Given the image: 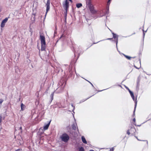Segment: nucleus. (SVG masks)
Wrapping results in <instances>:
<instances>
[{
    "instance_id": "f257e3e1",
    "label": "nucleus",
    "mask_w": 151,
    "mask_h": 151,
    "mask_svg": "<svg viewBox=\"0 0 151 151\" xmlns=\"http://www.w3.org/2000/svg\"><path fill=\"white\" fill-rule=\"evenodd\" d=\"M60 138L62 141L66 142L69 140V137L66 133H64L61 136Z\"/></svg>"
},
{
    "instance_id": "f03ea898",
    "label": "nucleus",
    "mask_w": 151,
    "mask_h": 151,
    "mask_svg": "<svg viewBox=\"0 0 151 151\" xmlns=\"http://www.w3.org/2000/svg\"><path fill=\"white\" fill-rule=\"evenodd\" d=\"M50 0H47V3L46 4V12L45 13V17L46 16L47 13L48 11H49L50 9Z\"/></svg>"
},
{
    "instance_id": "7ed1b4c3",
    "label": "nucleus",
    "mask_w": 151,
    "mask_h": 151,
    "mask_svg": "<svg viewBox=\"0 0 151 151\" xmlns=\"http://www.w3.org/2000/svg\"><path fill=\"white\" fill-rule=\"evenodd\" d=\"M112 34L113 35V38L115 39V42L116 43V47L117 48V50H118V48H117V44L118 42V35H117L116 34L114 33V32H111Z\"/></svg>"
},
{
    "instance_id": "20e7f679",
    "label": "nucleus",
    "mask_w": 151,
    "mask_h": 151,
    "mask_svg": "<svg viewBox=\"0 0 151 151\" xmlns=\"http://www.w3.org/2000/svg\"><path fill=\"white\" fill-rule=\"evenodd\" d=\"M40 40L41 41V44L46 45V42L45 40V38L43 35H40Z\"/></svg>"
},
{
    "instance_id": "39448f33",
    "label": "nucleus",
    "mask_w": 151,
    "mask_h": 151,
    "mask_svg": "<svg viewBox=\"0 0 151 151\" xmlns=\"http://www.w3.org/2000/svg\"><path fill=\"white\" fill-rule=\"evenodd\" d=\"M64 83L65 85L63 88L64 87V86L65 85L66 82V81L65 80H64V79L62 78L60 80V81L58 83V84L60 86H62Z\"/></svg>"
},
{
    "instance_id": "423d86ee",
    "label": "nucleus",
    "mask_w": 151,
    "mask_h": 151,
    "mask_svg": "<svg viewBox=\"0 0 151 151\" xmlns=\"http://www.w3.org/2000/svg\"><path fill=\"white\" fill-rule=\"evenodd\" d=\"M8 20V18L6 17L2 21L1 24V27H4L5 23L7 22Z\"/></svg>"
},
{
    "instance_id": "0eeeda50",
    "label": "nucleus",
    "mask_w": 151,
    "mask_h": 151,
    "mask_svg": "<svg viewBox=\"0 0 151 151\" xmlns=\"http://www.w3.org/2000/svg\"><path fill=\"white\" fill-rule=\"evenodd\" d=\"M89 10L91 13L93 14H95L96 13V12L94 9V7L93 5L88 7Z\"/></svg>"
},
{
    "instance_id": "6e6552de",
    "label": "nucleus",
    "mask_w": 151,
    "mask_h": 151,
    "mask_svg": "<svg viewBox=\"0 0 151 151\" xmlns=\"http://www.w3.org/2000/svg\"><path fill=\"white\" fill-rule=\"evenodd\" d=\"M132 134V135H134V132H136V129L134 128H133L132 127H131L129 129Z\"/></svg>"
},
{
    "instance_id": "1a4fd4ad",
    "label": "nucleus",
    "mask_w": 151,
    "mask_h": 151,
    "mask_svg": "<svg viewBox=\"0 0 151 151\" xmlns=\"http://www.w3.org/2000/svg\"><path fill=\"white\" fill-rule=\"evenodd\" d=\"M51 122V120H50V121H49L48 122V123L47 124L45 125L44 126V127H43V129H44V130H47L48 129V128L49 127V126L50 125V123Z\"/></svg>"
},
{
    "instance_id": "9d476101",
    "label": "nucleus",
    "mask_w": 151,
    "mask_h": 151,
    "mask_svg": "<svg viewBox=\"0 0 151 151\" xmlns=\"http://www.w3.org/2000/svg\"><path fill=\"white\" fill-rule=\"evenodd\" d=\"M86 4L88 7L93 5L91 4V0H86Z\"/></svg>"
},
{
    "instance_id": "9b49d317",
    "label": "nucleus",
    "mask_w": 151,
    "mask_h": 151,
    "mask_svg": "<svg viewBox=\"0 0 151 151\" xmlns=\"http://www.w3.org/2000/svg\"><path fill=\"white\" fill-rule=\"evenodd\" d=\"M63 6L64 7H69V2L68 0H65V4H63Z\"/></svg>"
},
{
    "instance_id": "f8f14e48",
    "label": "nucleus",
    "mask_w": 151,
    "mask_h": 151,
    "mask_svg": "<svg viewBox=\"0 0 151 151\" xmlns=\"http://www.w3.org/2000/svg\"><path fill=\"white\" fill-rule=\"evenodd\" d=\"M137 101H135V104L134 107V111L133 112V114L132 115V116L133 117L135 115V111L136 109V106H137Z\"/></svg>"
},
{
    "instance_id": "ddd939ff",
    "label": "nucleus",
    "mask_w": 151,
    "mask_h": 151,
    "mask_svg": "<svg viewBox=\"0 0 151 151\" xmlns=\"http://www.w3.org/2000/svg\"><path fill=\"white\" fill-rule=\"evenodd\" d=\"M81 139L83 143L85 144H87V142L86 139L83 136L81 137Z\"/></svg>"
},
{
    "instance_id": "4468645a",
    "label": "nucleus",
    "mask_w": 151,
    "mask_h": 151,
    "mask_svg": "<svg viewBox=\"0 0 151 151\" xmlns=\"http://www.w3.org/2000/svg\"><path fill=\"white\" fill-rule=\"evenodd\" d=\"M55 93V92H53L50 95V102H51L52 101L53 99V96H54V93Z\"/></svg>"
},
{
    "instance_id": "2eb2a0df",
    "label": "nucleus",
    "mask_w": 151,
    "mask_h": 151,
    "mask_svg": "<svg viewBox=\"0 0 151 151\" xmlns=\"http://www.w3.org/2000/svg\"><path fill=\"white\" fill-rule=\"evenodd\" d=\"M123 55L125 58H127L129 60H130L131 58H135V57H132L128 56L127 55L124 54H123Z\"/></svg>"
},
{
    "instance_id": "dca6fc26",
    "label": "nucleus",
    "mask_w": 151,
    "mask_h": 151,
    "mask_svg": "<svg viewBox=\"0 0 151 151\" xmlns=\"http://www.w3.org/2000/svg\"><path fill=\"white\" fill-rule=\"evenodd\" d=\"M45 49V45L41 44V50L42 51H44Z\"/></svg>"
},
{
    "instance_id": "f3484780",
    "label": "nucleus",
    "mask_w": 151,
    "mask_h": 151,
    "mask_svg": "<svg viewBox=\"0 0 151 151\" xmlns=\"http://www.w3.org/2000/svg\"><path fill=\"white\" fill-rule=\"evenodd\" d=\"M21 110L22 111H23L24 110V109L25 107V106L23 103H22L21 105Z\"/></svg>"
},
{
    "instance_id": "a211bd4d",
    "label": "nucleus",
    "mask_w": 151,
    "mask_h": 151,
    "mask_svg": "<svg viewBox=\"0 0 151 151\" xmlns=\"http://www.w3.org/2000/svg\"><path fill=\"white\" fill-rule=\"evenodd\" d=\"M77 126V124H73L72 125V127L73 129L75 130L76 129V126Z\"/></svg>"
},
{
    "instance_id": "6ab92c4d",
    "label": "nucleus",
    "mask_w": 151,
    "mask_h": 151,
    "mask_svg": "<svg viewBox=\"0 0 151 151\" xmlns=\"http://www.w3.org/2000/svg\"><path fill=\"white\" fill-rule=\"evenodd\" d=\"M82 6V5L81 3H78L76 4V6L78 8H79Z\"/></svg>"
},
{
    "instance_id": "aec40b11",
    "label": "nucleus",
    "mask_w": 151,
    "mask_h": 151,
    "mask_svg": "<svg viewBox=\"0 0 151 151\" xmlns=\"http://www.w3.org/2000/svg\"><path fill=\"white\" fill-rule=\"evenodd\" d=\"M126 89L127 90H128V91H129V92L130 95H132V94L133 93V92H132L131 91H130V90L129 89V88L128 87H126Z\"/></svg>"
},
{
    "instance_id": "412c9836",
    "label": "nucleus",
    "mask_w": 151,
    "mask_h": 151,
    "mask_svg": "<svg viewBox=\"0 0 151 151\" xmlns=\"http://www.w3.org/2000/svg\"><path fill=\"white\" fill-rule=\"evenodd\" d=\"M131 97H132L133 100L134 101V102H135V101H137V99H134V94H132V95H131Z\"/></svg>"
},
{
    "instance_id": "4be33fe9",
    "label": "nucleus",
    "mask_w": 151,
    "mask_h": 151,
    "mask_svg": "<svg viewBox=\"0 0 151 151\" xmlns=\"http://www.w3.org/2000/svg\"><path fill=\"white\" fill-rule=\"evenodd\" d=\"M79 50H77V48H74V55L75 56L76 55V51H78Z\"/></svg>"
},
{
    "instance_id": "5701e85b",
    "label": "nucleus",
    "mask_w": 151,
    "mask_h": 151,
    "mask_svg": "<svg viewBox=\"0 0 151 151\" xmlns=\"http://www.w3.org/2000/svg\"><path fill=\"white\" fill-rule=\"evenodd\" d=\"M139 64H140V66L139 67H137L135 65H134V67L135 68H136V69H139V68H140V67H141V61H140V59H139Z\"/></svg>"
},
{
    "instance_id": "b1692460",
    "label": "nucleus",
    "mask_w": 151,
    "mask_h": 151,
    "mask_svg": "<svg viewBox=\"0 0 151 151\" xmlns=\"http://www.w3.org/2000/svg\"><path fill=\"white\" fill-rule=\"evenodd\" d=\"M71 106H72V107H73V109L72 111L73 112V113H74V111L75 109V106H74L73 104H72V103L71 104Z\"/></svg>"
},
{
    "instance_id": "393cba45",
    "label": "nucleus",
    "mask_w": 151,
    "mask_h": 151,
    "mask_svg": "<svg viewBox=\"0 0 151 151\" xmlns=\"http://www.w3.org/2000/svg\"><path fill=\"white\" fill-rule=\"evenodd\" d=\"M79 151H84V148L83 147H81L79 148Z\"/></svg>"
},
{
    "instance_id": "a878e982",
    "label": "nucleus",
    "mask_w": 151,
    "mask_h": 151,
    "mask_svg": "<svg viewBox=\"0 0 151 151\" xmlns=\"http://www.w3.org/2000/svg\"><path fill=\"white\" fill-rule=\"evenodd\" d=\"M109 7L108 8H107V10H106V12H105V15L106 14H108L109 13ZM104 15H102V16H104Z\"/></svg>"
},
{
    "instance_id": "bb28decb",
    "label": "nucleus",
    "mask_w": 151,
    "mask_h": 151,
    "mask_svg": "<svg viewBox=\"0 0 151 151\" xmlns=\"http://www.w3.org/2000/svg\"><path fill=\"white\" fill-rule=\"evenodd\" d=\"M142 31L143 32V37H144V36L145 35V32H146L147 31V30H146V31H145L143 29H142Z\"/></svg>"
},
{
    "instance_id": "cd10ccee",
    "label": "nucleus",
    "mask_w": 151,
    "mask_h": 151,
    "mask_svg": "<svg viewBox=\"0 0 151 151\" xmlns=\"http://www.w3.org/2000/svg\"><path fill=\"white\" fill-rule=\"evenodd\" d=\"M127 133L128 135H129L130 134V132L129 130H128L127 131Z\"/></svg>"
},
{
    "instance_id": "c85d7f7f",
    "label": "nucleus",
    "mask_w": 151,
    "mask_h": 151,
    "mask_svg": "<svg viewBox=\"0 0 151 151\" xmlns=\"http://www.w3.org/2000/svg\"><path fill=\"white\" fill-rule=\"evenodd\" d=\"M111 1V0H108V1L107 2V5H108L109 6V5Z\"/></svg>"
},
{
    "instance_id": "c756f323",
    "label": "nucleus",
    "mask_w": 151,
    "mask_h": 151,
    "mask_svg": "<svg viewBox=\"0 0 151 151\" xmlns=\"http://www.w3.org/2000/svg\"><path fill=\"white\" fill-rule=\"evenodd\" d=\"M86 81H88L89 83H90V84L91 85V86H92L94 88V86L93 85V84L91 82H90V81H89L86 80Z\"/></svg>"
},
{
    "instance_id": "7c9ffc66",
    "label": "nucleus",
    "mask_w": 151,
    "mask_h": 151,
    "mask_svg": "<svg viewBox=\"0 0 151 151\" xmlns=\"http://www.w3.org/2000/svg\"><path fill=\"white\" fill-rule=\"evenodd\" d=\"M67 15H65L64 18L65 19V22H66V17H67Z\"/></svg>"
},
{
    "instance_id": "2f4dec72",
    "label": "nucleus",
    "mask_w": 151,
    "mask_h": 151,
    "mask_svg": "<svg viewBox=\"0 0 151 151\" xmlns=\"http://www.w3.org/2000/svg\"><path fill=\"white\" fill-rule=\"evenodd\" d=\"M16 0H12L11 1V2L12 3H14L16 2Z\"/></svg>"
},
{
    "instance_id": "473e14b6",
    "label": "nucleus",
    "mask_w": 151,
    "mask_h": 151,
    "mask_svg": "<svg viewBox=\"0 0 151 151\" xmlns=\"http://www.w3.org/2000/svg\"><path fill=\"white\" fill-rule=\"evenodd\" d=\"M3 101V100L2 99H0V104H1L2 103Z\"/></svg>"
},
{
    "instance_id": "72a5a7b5",
    "label": "nucleus",
    "mask_w": 151,
    "mask_h": 151,
    "mask_svg": "<svg viewBox=\"0 0 151 151\" xmlns=\"http://www.w3.org/2000/svg\"><path fill=\"white\" fill-rule=\"evenodd\" d=\"M68 7H64V8H65V11H68Z\"/></svg>"
},
{
    "instance_id": "f704fd0d",
    "label": "nucleus",
    "mask_w": 151,
    "mask_h": 151,
    "mask_svg": "<svg viewBox=\"0 0 151 151\" xmlns=\"http://www.w3.org/2000/svg\"><path fill=\"white\" fill-rule=\"evenodd\" d=\"M114 147H112L111 148V149L110 150V151H114Z\"/></svg>"
},
{
    "instance_id": "c9c22d12",
    "label": "nucleus",
    "mask_w": 151,
    "mask_h": 151,
    "mask_svg": "<svg viewBox=\"0 0 151 151\" xmlns=\"http://www.w3.org/2000/svg\"><path fill=\"white\" fill-rule=\"evenodd\" d=\"M65 15H67V11H65V12L64 13Z\"/></svg>"
},
{
    "instance_id": "e433bc0d",
    "label": "nucleus",
    "mask_w": 151,
    "mask_h": 151,
    "mask_svg": "<svg viewBox=\"0 0 151 151\" xmlns=\"http://www.w3.org/2000/svg\"><path fill=\"white\" fill-rule=\"evenodd\" d=\"M2 115L1 114H0V119H2Z\"/></svg>"
},
{
    "instance_id": "4c0bfd02",
    "label": "nucleus",
    "mask_w": 151,
    "mask_h": 151,
    "mask_svg": "<svg viewBox=\"0 0 151 151\" xmlns=\"http://www.w3.org/2000/svg\"><path fill=\"white\" fill-rule=\"evenodd\" d=\"M133 121L134 122V123H135V121H136V119H135V118H134L133 119Z\"/></svg>"
},
{
    "instance_id": "58836bf2",
    "label": "nucleus",
    "mask_w": 151,
    "mask_h": 151,
    "mask_svg": "<svg viewBox=\"0 0 151 151\" xmlns=\"http://www.w3.org/2000/svg\"><path fill=\"white\" fill-rule=\"evenodd\" d=\"M92 96L90 97H88V98H87V99H85L83 101H85L86 100H87V99H88L89 98H90L92 96Z\"/></svg>"
},
{
    "instance_id": "ea45409f",
    "label": "nucleus",
    "mask_w": 151,
    "mask_h": 151,
    "mask_svg": "<svg viewBox=\"0 0 151 151\" xmlns=\"http://www.w3.org/2000/svg\"><path fill=\"white\" fill-rule=\"evenodd\" d=\"M135 137H136V138L138 140H139V141H141V140H139V139H138L137 137L135 136Z\"/></svg>"
},
{
    "instance_id": "a19ab883",
    "label": "nucleus",
    "mask_w": 151,
    "mask_h": 151,
    "mask_svg": "<svg viewBox=\"0 0 151 151\" xmlns=\"http://www.w3.org/2000/svg\"><path fill=\"white\" fill-rule=\"evenodd\" d=\"M135 137H136V138L138 140H139V141H141V140H139V139H138L137 137L135 136Z\"/></svg>"
},
{
    "instance_id": "79ce46f5",
    "label": "nucleus",
    "mask_w": 151,
    "mask_h": 151,
    "mask_svg": "<svg viewBox=\"0 0 151 151\" xmlns=\"http://www.w3.org/2000/svg\"><path fill=\"white\" fill-rule=\"evenodd\" d=\"M135 137H136V138L138 140H139V141H141V140H139V139H138L137 137L135 136Z\"/></svg>"
},
{
    "instance_id": "37998d69",
    "label": "nucleus",
    "mask_w": 151,
    "mask_h": 151,
    "mask_svg": "<svg viewBox=\"0 0 151 151\" xmlns=\"http://www.w3.org/2000/svg\"><path fill=\"white\" fill-rule=\"evenodd\" d=\"M48 89H47L46 91H45V93H48Z\"/></svg>"
},
{
    "instance_id": "c03bdc74",
    "label": "nucleus",
    "mask_w": 151,
    "mask_h": 151,
    "mask_svg": "<svg viewBox=\"0 0 151 151\" xmlns=\"http://www.w3.org/2000/svg\"><path fill=\"white\" fill-rule=\"evenodd\" d=\"M112 38H108L107 39V40H112Z\"/></svg>"
},
{
    "instance_id": "a18cd8bd",
    "label": "nucleus",
    "mask_w": 151,
    "mask_h": 151,
    "mask_svg": "<svg viewBox=\"0 0 151 151\" xmlns=\"http://www.w3.org/2000/svg\"><path fill=\"white\" fill-rule=\"evenodd\" d=\"M19 129H20V130H22V127H20V128H19Z\"/></svg>"
},
{
    "instance_id": "49530a36",
    "label": "nucleus",
    "mask_w": 151,
    "mask_h": 151,
    "mask_svg": "<svg viewBox=\"0 0 151 151\" xmlns=\"http://www.w3.org/2000/svg\"><path fill=\"white\" fill-rule=\"evenodd\" d=\"M70 2H72V0H69Z\"/></svg>"
},
{
    "instance_id": "de8ad7c7",
    "label": "nucleus",
    "mask_w": 151,
    "mask_h": 151,
    "mask_svg": "<svg viewBox=\"0 0 151 151\" xmlns=\"http://www.w3.org/2000/svg\"><path fill=\"white\" fill-rule=\"evenodd\" d=\"M89 151H94L93 150H89Z\"/></svg>"
},
{
    "instance_id": "09e8293b",
    "label": "nucleus",
    "mask_w": 151,
    "mask_h": 151,
    "mask_svg": "<svg viewBox=\"0 0 151 151\" xmlns=\"http://www.w3.org/2000/svg\"><path fill=\"white\" fill-rule=\"evenodd\" d=\"M1 120H2V119H0V122H1Z\"/></svg>"
},
{
    "instance_id": "8fccbe9b",
    "label": "nucleus",
    "mask_w": 151,
    "mask_h": 151,
    "mask_svg": "<svg viewBox=\"0 0 151 151\" xmlns=\"http://www.w3.org/2000/svg\"><path fill=\"white\" fill-rule=\"evenodd\" d=\"M79 54L78 53V58L79 57Z\"/></svg>"
},
{
    "instance_id": "3c124183",
    "label": "nucleus",
    "mask_w": 151,
    "mask_h": 151,
    "mask_svg": "<svg viewBox=\"0 0 151 151\" xmlns=\"http://www.w3.org/2000/svg\"><path fill=\"white\" fill-rule=\"evenodd\" d=\"M83 101H80V103H81L82 102H83Z\"/></svg>"
},
{
    "instance_id": "603ef678",
    "label": "nucleus",
    "mask_w": 151,
    "mask_h": 151,
    "mask_svg": "<svg viewBox=\"0 0 151 151\" xmlns=\"http://www.w3.org/2000/svg\"><path fill=\"white\" fill-rule=\"evenodd\" d=\"M63 36V35H62V36H61L60 38H61Z\"/></svg>"
},
{
    "instance_id": "864d4df0",
    "label": "nucleus",
    "mask_w": 151,
    "mask_h": 151,
    "mask_svg": "<svg viewBox=\"0 0 151 151\" xmlns=\"http://www.w3.org/2000/svg\"><path fill=\"white\" fill-rule=\"evenodd\" d=\"M56 33L55 32H54V35H55V34H56Z\"/></svg>"
},
{
    "instance_id": "5fc2aeb1",
    "label": "nucleus",
    "mask_w": 151,
    "mask_h": 151,
    "mask_svg": "<svg viewBox=\"0 0 151 151\" xmlns=\"http://www.w3.org/2000/svg\"><path fill=\"white\" fill-rule=\"evenodd\" d=\"M103 91V90H101V91Z\"/></svg>"
},
{
    "instance_id": "6e6d98bb",
    "label": "nucleus",
    "mask_w": 151,
    "mask_h": 151,
    "mask_svg": "<svg viewBox=\"0 0 151 151\" xmlns=\"http://www.w3.org/2000/svg\"><path fill=\"white\" fill-rule=\"evenodd\" d=\"M77 130H78V129H77Z\"/></svg>"
},
{
    "instance_id": "4d7b16f0",
    "label": "nucleus",
    "mask_w": 151,
    "mask_h": 151,
    "mask_svg": "<svg viewBox=\"0 0 151 151\" xmlns=\"http://www.w3.org/2000/svg\"><path fill=\"white\" fill-rule=\"evenodd\" d=\"M141 125H138V126H140Z\"/></svg>"
},
{
    "instance_id": "13d9d810",
    "label": "nucleus",
    "mask_w": 151,
    "mask_h": 151,
    "mask_svg": "<svg viewBox=\"0 0 151 151\" xmlns=\"http://www.w3.org/2000/svg\"><path fill=\"white\" fill-rule=\"evenodd\" d=\"M16 70L15 71L16 72V69H15Z\"/></svg>"
},
{
    "instance_id": "bf43d9fd",
    "label": "nucleus",
    "mask_w": 151,
    "mask_h": 151,
    "mask_svg": "<svg viewBox=\"0 0 151 151\" xmlns=\"http://www.w3.org/2000/svg\"><path fill=\"white\" fill-rule=\"evenodd\" d=\"M1 11V10L0 9V12Z\"/></svg>"
}]
</instances>
